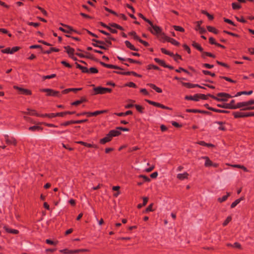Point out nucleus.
<instances>
[{
    "instance_id": "f257e3e1",
    "label": "nucleus",
    "mask_w": 254,
    "mask_h": 254,
    "mask_svg": "<svg viewBox=\"0 0 254 254\" xmlns=\"http://www.w3.org/2000/svg\"><path fill=\"white\" fill-rule=\"evenodd\" d=\"M252 105H254V100H250L246 102H239V108L241 109V110H254V106H252Z\"/></svg>"
},
{
    "instance_id": "f03ea898",
    "label": "nucleus",
    "mask_w": 254,
    "mask_h": 254,
    "mask_svg": "<svg viewBox=\"0 0 254 254\" xmlns=\"http://www.w3.org/2000/svg\"><path fill=\"white\" fill-rule=\"evenodd\" d=\"M208 95L217 101H227L229 98L232 97L230 94L224 92L218 93L217 96L212 95Z\"/></svg>"
},
{
    "instance_id": "7ed1b4c3",
    "label": "nucleus",
    "mask_w": 254,
    "mask_h": 254,
    "mask_svg": "<svg viewBox=\"0 0 254 254\" xmlns=\"http://www.w3.org/2000/svg\"><path fill=\"white\" fill-rule=\"evenodd\" d=\"M41 92L47 93V96L54 97H61V95L59 91L54 90L50 88L41 89Z\"/></svg>"
},
{
    "instance_id": "20e7f679",
    "label": "nucleus",
    "mask_w": 254,
    "mask_h": 254,
    "mask_svg": "<svg viewBox=\"0 0 254 254\" xmlns=\"http://www.w3.org/2000/svg\"><path fill=\"white\" fill-rule=\"evenodd\" d=\"M93 90L95 92V94H104L107 93H110L112 91V89L111 88L100 86L95 87Z\"/></svg>"
},
{
    "instance_id": "39448f33",
    "label": "nucleus",
    "mask_w": 254,
    "mask_h": 254,
    "mask_svg": "<svg viewBox=\"0 0 254 254\" xmlns=\"http://www.w3.org/2000/svg\"><path fill=\"white\" fill-rule=\"evenodd\" d=\"M89 250L85 249H78L75 250H69L67 249L61 250L60 252L64 254H74L81 252H89Z\"/></svg>"
},
{
    "instance_id": "423d86ee",
    "label": "nucleus",
    "mask_w": 254,
    "mask_h": 254,
    "mask_svg": "<svg viewBox=\"0 0 254 254\" xmlns=\"http://www.w3.org/2000/svg\"><path fill=\"white\" fill-rule=\"evenodd\" d=\"M152 29H150V32L154 34V35H157V34H161V37L162 38V29L161 27H160L158 26L157 25H154L153 23L151 22V24H149Z\"/></svg>"
},
{
    "instance_id": "0eeeda50",
    "label": "nucleus",
    "mask_w": 254,
    "mask_h": 254,
    "mask_svg": "<svg viewBox=\"0 0 254 254\" xmlns=\"http://www.w3.org/2000/svg\"><path fill=\"white\" fill-rule=\"evenodd\" d=\"M61 25H62L63 26H64L65 28H64L63 27H60L59 28V29L60 31H61L64 33H71L72 32L77 33V32L76 30H74L72 28V27H71L70 26H69L68 25H66L64 24H63V23H61Z\"/></svg>"
},
{
    "instance_id": "6e6552de",
    "label": "nucleus",
    "mask_w": 254,
    "mask_h": 254,
    "mask_svg": "<svg viewBox=\"0 0 254 254\" xmlns=\"http://www.w3.org/2000/svg\"><path fill=\"white\" fill-rule=\"evenodd\" d=\"M5 142L8 145H13L16 146L17 144L16 139L13 137H9L8 135L5 134L4 136Z\"/></svg>"
},
{
    "instance_id": "1a4fd4ad",
    "label": "nucleus",
    "mask_w": 254,
    "mask_h": 254,
    "mask_svg": "<svg viewBox=\"0 0 254 254\" xmlns=\"http://www.w3.org/2000/svg\"><path fill=\"white\" fill-rule=\"evenodd\" d=\"M162 39H164L165 41L169 42L174 45L179 46L180 43L175 39L166 36L164 33H162Z\"/></svg>"
},
{
    "instance_id": "9d476101",
    "label": "nucleus",
    "mask_w": 254,
    "mask_h": 254,
    "mask_svg": "<svg viewBox=\"0 0 254 254\" xmlns=\"http://www.w3.org/2000/svg\"><path fill=\"white\" fill-rule=\"evenodd\" d=\"M108 112L107 110H100V111H96L93 112H85V115L87 116L88 117H90L91 116H97L99 114H104Z\"/></svg>"
},
{
    "instance_id": "9b49d317",
    "label": "nucleus",
    "mask_w": 254,
    "mask_h": 254,
    "mask_svg": "<svg viewBox=\"0 0 254 254\" xmlns=\"http://www.w3.org/2000/svg\"><path fill=\"white\" fill-rule=\"evenodd\" d=\"M13 88L19 91L20 93L22 94L30 95L32 94L31 91L30 90L27 89L22 88L17 86H14Z\"/></svg>"
},
{
    "instance_id": "f8f14e48",
    "label": "nucleus",
    "mask_w": 254,
    "mask_h": 254,
    "mask_svg": "<svg viewBox=\"0 0 254 254\" xmlns=\"http://www.w3.org/2000/svg\"><path fill=\"white\" fill-rule=\"evenodd\" d=\"M92 41L95 42V43H92V45L93 46L96 47H99L102 49H107V48L101 45L102 44H104V43L103 41L97 40L94 39H92Z\"/></svg>"
},
{
    "instance_id": "ddd939ff",
    "label": "nucleus",
    "mask_w": 254,
    "mask_h": 254,
    "mask_svg": "<svg viewBox=\"0 0 254 254\" xmlns=\"http://www.w3.org/2000/svg\"><path fill=\"white\" fill-rule=\"evenodd\" d=\"M233 115L234 116L235 118L248 117L247 113H244L241 112H234L233 113Z\"/></svg>"
},
{
    "instance_id": "4468645a",
    "label": "nucleus",
    "mask_w": 254,
    "mask_h": 254,
    "mask_svg": "<svg viewBox=\"0 0 254 254\" xmlns=\"http://www.w3.org/2000/svg\"><path fill=\"white\" fill-rule=\"evenodd\" d=\"M227 104L229 109H239L238 106H239V103L235 104V101L234 100H232L231 102L227 103Z\"/></svg>"
},
{
    "instance_id": "2eb2a0df",
    "label": "nucleus",
    "mask_w": 254,
    "mask_h": 254,
    "mask_svg": "<svg viewBox=\"0 0 254 254\" xmlns=\"http://www.w3.org/2000/svg\"><path fill=\"white\" fill-rule=\"evenodd\" d=\"M205 107L209 110L214 111L216 113H228L229 111L226 110H222L219 109H216V108H213L212 107H210L209 106L208 104H205Z\"/></svg>"
},
{
    "instance_id": "dca6fc26",
    "label": "nucleus",
    "mask_w": 254,
    "mask_h": 254,
    "mask_svg": "<svg viewBox=\"0 0 254 254\" xmlns=\"http://www.w3.org/2000/svg\"><path fill=\"white\" fill-rule=\"evenodd\" d=\"M201 23H202L201 21H197V25H196V27L195 28V30L196 31H198L199 33L203 34V33H205L206 31L204 28L201 27L200 26V25L201 24Z\"/></svg>"
},
{
    "instance_id": "f3484780",
    "label": "nucleus",
    "mask_w": 254,
    "mask_h": 254,
    "mask_svg": "<svg viewBox=\"0 0 254 254\" xmlns=\"http://www.w3.org/2000/svg\"><path fill=\"white\" fill-rule=\"evenodd\" d=\"M109 135L111 136L112 138L113 137L118 136L121 134V132L119 131V129H117V127L116 129H113L109 131L108 133Z\"/></svg>"
},
{
    "instance_id": "a211bd4d",
    "label": "nucleus",
    "mask_w": 254,
    "mask_h": 254,
    "mask_svg": "<svg viewBox=\"0 0 254 254\" xmlns=\"http://www.w3.org/2000/svg\"><path fill=\"white\" fill-rule=\"evenodd\" d=\"M64 48L66 50V52L68 55L69 57H72V55H74V49L69 46H65Z\"/></svg>"
},
{
    "instance_id": "6ab92c4d",
    "label": "nucleus",
    "mask_w": 254,
    "mask_h": 254,
    "mask_svg": "<svg viewBox=\"0 0 254 254\" xmlns=\"http://www.w3.org/2000/svg\"><path fill=\"white\" fill-rule=\"evenodd\" d=\"M112 137L108 133L106 135L105 137L100 140V143L102 144H104L112 140Z\"/></svg>"
},
{
    "instance_id": "aec40b11",
    "label": "nucleus",
    "mask_w": 254,
    "mask_h": 254,
    "mask_svg": "<svg viewBox=\"0 0 254 254\" xmlns=\"http://www.w3.org/2000/svg\"><path fill=\"white\" fill-rule=\"evenodd\" d=\"M201 57L203 59H205L206 57H209L213 58H215L216 57L215 55L211 53L203 51V49L202 50V52H201Z\"/></svg>"
},
{
    "instance_id": "412c9836",
    "label": "nucleus",
    "mask_w": 254,
    "mask_h": 254,
    "mask_svg": "<svg viewBox=\"0 0 254 254\" xmlns=\"http://www.w3.org/2000/svg\"><path fill=\"white\" fill-rule=\"evenodd\" d=\"M189 174L187 172H184L181 174H178L177 178L180 180H184L188 178Z\"/></svg>"
},
{
    "instance_id": "4be33fe9",
    "label": "nucleus",
    "mask_w": 254,
    "mask_h": 254,
    "mask_svg": "<svg viewBox=\"0 0 254 254\" xmlns=\"http://www.w3.org/2000/svg\"><path fill=\"white\" fill-rule=\"evenodd\" d=\"M82 89L81 88H67V89H64V90L62 91V93L64 94H67L68 93H69V92L70 91H73V92H76L78 91H80Z\"/></svg>"
},
{
    "instance_id": "5701e85b",
    "label": "nucleus",
    "mask_w": 254,
    "mask_h": 254,
    "mask_svg": "<svg viewBox=\"0 0 254 254\" xmlns=\"http://www.w3.org/2000/svg\"><path fill=\"white\" fill-rule=\"evenodd\" d=\"M201 158L205 160L204 166L205 167L212 166L213 165L212 162L209 159L207 156L202 157Z\"/></svg>"
},
{
    "instance_id": "b1692460",
    "label": "nucleus",
    "mask_w": 254,
    "mask_h": 254,
    "mask_svg": "<svg viewBox=\"0 0 254 254\" xmlns=\"http://www.w3.org/2000/svg\"><path fill=\"white\" fill-rule=\"evenodd\" d=\"M27 111H28L27 113L23 112L25 114H27L31 116H35L37 117H40V114L37 113V112L35 110H31L30 109H27Z\"/></svg>"
},
{
    "instance_id": "393cba45",
    "label": "nucleus",
    "mask_w": 254,
    "mask_h": 254,
    "mask_svg": "<svg viewBox=\"0 0 254 254\" xmlns=\"http://www.w3.org/2000/svg\"><path fill=\"white\" fill-rule=\"evenodd\" d=\"M86 101V99L85 97H82L81 99L79 100L75 101L73 102H72L71 103V105L72 106H77L79 105L80 104H81L83 102H85Z\"/></svg>"
},
{
    "instance_id": "a878e982",
    "label": "nucleus",
    "mask_w": 254,
    "mask_h": 254,
    "mask_svg": "<svg viewBox=\"0 0 254 254\" xmlns=\"http://www.w3.org/2000/svg\"><path fill=\"white\" fill-rule=\"evenodd\" d=\"M145 101L146 102H147L148 103H149V104L153 105V106H154L155 107H159V108H162V105L163 104H160L159 103L154 102V101H150V100H147V99H145Z\"/></svg>"
},
{
    "instance_id": "bb28decb",
    "label": "nucleus",
    "mask_w": 254,
    "mask_h": 254,
    "mask_svg": "<svg viewBox=\"0 0 254 254\" xmlns=\"http://www.w3.org/2000/svg\"><path fill=\"white\" fill-rule=\"evenodd\" d=\"M75 64H76V67L77 68H79L80 70H81L82 72L88 73V68L87 67H85V66H83L81 65H80V64H77V63H75Z\"/></svg>"
},
{
    "instance_id": "cd10ccee",
    "label": "nucleus",
    "mask_w": 254,
    "mask_h": 254,
    "mask_svg": "<svg viewBox=\"0 0 254 254\" xmlns=\"http://www.w3.org/2000/svg\"><path fill=\"white\" fill-rule=\"evenodd\" d=\"M126 46L131 50L137 51L138 50L128 41H126L125 42Z\"/></svg>"
},
{
    "instance_id": "c85d7f7f",
    "label": "nucleus",
    "mask_w": 254,
    "mask_h": 254,
    "mask_svg": "<svg viewBox=\"0 0 254 254\" xmlns=\"http://www.w3.org/2000/svg\"><path fill=\"white\" fill-rule=\"evenodd\" d=\"M230 166L234 168L242 169L245 172H249V170L247 169V168L243 165H239V164H234V165H231Z\"/></svg>"
},
{
    "instance_id": "c756f323",
    "label": "nucleus",
    "mask_w": 254,
    "mask_h": 254,
    "mask_svg": "<svg viewBox=\"0 0 254 254\" xmlns=\"http://www.w3.org/2000/svg\"><path fill=\"white\" fill-rule=\"evenodd\" d=\"M78 144H81L82 145H84V146H86V147H94V144H91V143H87V142H83L82 141H77L76 142Z\"/></svg>"
},
{
    "instance_id": "7c9ffc66",
    "label": "nucleus",
    "mask_w": 254,
    "mask_h": 254,
    "mask_svg": "<svg viewBox=\"0 0 254 254\" xmlns=\"http://www.w3.org/2000/svg\"><path fill=\"white\" fill-rule=\"evenodd\" d=\"M28 129L32 131H35L36 130H42L43 128L40 126H34L29 127Z\"/></svg>"
},
{
    "instance_id": "2f4dec72",
    "label": "nucleus",
    "mask_w": 254,
    "mask_h": 254,
    "mask_svg": "<svg viewBox=\"0 0 254 254\" xmlns=\"http://www.w3.org/2000/svg\"><path fill=\"white\" fill-rule=\"evenodd\" d=\"M192 46L194 48H195L196 49H197V50L200 51V52H202L203 48L201 47V46L198 43L193 41L192 42Z\"/></svg>"
},
{
    "instance_id": "473e14b6",
    "label": "nucleus",
    "mask_w": 254,
    "mask_h": 254,
    "mask_svg": "<svg viewBox=\"0 0 254 254\" xmlns=\"http://www.w3.org/2000/svg\"><path fill=\"white\" fill-rule=\"evenodd\" d=\"M244 199V197H242L239 199L235 200L231 205L232 208H234L237 204H238L242 200Z\"/></svg>"
},
{
    "instance_id": "72a5a7b5",
    "label": "nucleus",
    "mask_w": 254,
    "mask_h": 254,
    "mask_svg": "<svg viewBox=\"0 0 254 254\" xmlns=\"http://www.w3.org/2000/svg\"><path fill=\"white\" fill-rule=\"evenodd\" d=\"M230 194V193L227 192V194L226 195L223 196L222 197L218 198V201L220 203L226 201L228 197L229 196Z\"/></svg>"
},
{
    "instance_id": "f704fd0d",
    "label": "nucleus",
    "mask_w": 254,
    "mask_h": 254,
    "mask_svg": "<svg viewBox=\"0 0 254 254\" xmlns=\"http://www.w3.org/2000/svg\"><path fill=\"white\" fill-rule=\"evenodd\" d=\"M154 61L158 64H159L160 65L163 66L165 67V66H166V64H165V62L164 61L160 60L158 58H155Z\"/></svg>"
},
{
    "instance_id": "c9c22d12",
    "label": "nucleus",
    "mask_w": 254,
    "mask_h": 254,
    "mask_svg": "<svg viewBox=\"0 0 254 254\" xmlns=\"http://www.w3.org/2000/svg\"><path fill=\"white\" fill-rule=\"evenodd\" d=\"M40 117H47L50 119L55 118V113L40 114Z\"/></svg>"
},
{
    "instance_id": "e433bc0d",
    "label": "nucleus",
    "mask_w": 254,
    "mask_h": 254,
    "mask_svg": "<svg viewBox=\"0 0 254 254\" xmlns=\"http://www.w3.org/2000/svg\"><path fill=\"white\" fill-rule=\"evenodd\" d=\"M207 29L208 31L212 32L214 34H218V31L217 30L215 27L211 26H207Z\"/></svg>"
},
{
    "instance_id": "4c0bfd02",
    "label": "nucleus",
    "mask_w": 254,
    "mask_h": 254,
    "mask_svg": "<svg viewBox=\"0 0 254 254\" xmlns=\"http://www.w3.org/2000/svg\"><path fill=\"white\" fill-rule=\"evenodd\" d=\"M129 35H130L133 37V39L135 40L138 41L140 39L139 37L137 35L136 33L134 31H131L129 33Z\"/></svg>"
},
{
    "instance_id": "58836bf2",
    "label": "nucleus",
    "mask_w": 254,
    "mask_h": 254,
    "mask_svg": "<svg viewBox=\"0 0 254 254\" xmlns=\"http://www.w3.org/2000/svg\"><path fill=\"white\" fill-rule=\"evenodd\" d=\"M216 123L219 125H220V126L218 127V129L219 130H226V127H225V126H224V123L223 122H216Z\"/></svg>"
},
{
    "instance_id": "ea45409f",
    "label": "nucleus",
    "mask_w": 254,
    "mask_h": 254,
    "mask_svg": "<svg viewBox=\"0 0 254 254\" xmlns=\"http://www.w3.org/2000/svg\"><path fill=\"white\" fill-rule=\"evenodd\" d=\"M147 69L148 70H150L151 69H156V70H159L160 68L158 66H156V65H155L154 64H148L147 66Z\"/></svg>"
},
{
    "instance_id": "a19ab883",
    "label": "nucleus",
    "mask_w": 254,
    "mask_h": 254,
    "mask_svg": "<svg viewBox=\"0 0 254 254\" xmlns=\"http://www.w3.org/2000/svg\"><path fill=\"white\" fill-rule=\"evenodd\" d=\"M5 230H6V231L7 232L11 233V234H17L19 233V231L16 229L5 228Z\"/></svg>"
},
{
    "instance_id": "79ce46f5",
    "label": "nucleus",
    "mask_w": 254,
    "mask_h": 254,
    "mask_svg": "<svg viewBox=\"0 0 254 254\" xmlns=\"http://www.w3.org/2000/svg\"><path fill=\"white\" fill-rule=\"evenodd\" d=\"M71 124H74V120L68 121L60 124L61 126H67Z\"/></svg>"
},
{
    "instance_id": "37998d69",
    "label": "nucleus",
    "mask_w": 254,
    "mask_h": 254,
    "mask_svg": "<svg viewBox=\"0 0 254 254\" xmlns=\"http://www.w3.org/2000/svg\"><path fill=\"white\" fill-rule=\"evenodd\" d=\"M60 50L59 49L56 48H51L48 51L45 52V53L49 54L53 52H58Z\"/></svg>"
},
{
    "instance_id": "c03bdc74",
    "label": "nucleus",
    "mask_w": 254,
    "mask_h": 254,
    "mask_svg": "<svg viewBox=\"0 0 254 254\" xmlns=\"http://www.w3.org/2000/svg\"><path fill=\"white\" fill-rule=\"evenodd\" d=\"M110 25L112 27L120 29L121 30H124L123 27H122L121 26H120L116 23H111V24H110Z\"/></svg>"
},
{
    "instance_id": "a18cd8bd",
    "label": "nucleus",
    "mask_w": 254,
    "mask_h": 254,
    "mask_svg": "<svg viewBox=\"0 0 254 254\" xmlns=\"http://www.w3.org/2000/svg\"><path fill=\"white\" fill-rule=\"evenodd\" d=\"M232 6L233 9H239L241 8V5L236 2L232 3Z\"/></svg>"
},
{
    "instance_id": "49530a36",
    "label": "nucleus",
    "mask_w": 254,
    "mask_h": 254,
    "mask_svg": "<svg viewBox=\"0 0 254 254\" xmlns=\"http://www.w3.org/2000/svg\"><path fill=\"white\" fill-rule=\"evenodd\" d=\"M98 72V70L97 68L92 67L88 69V73H97Z\"/></svg>"
},
{
    "instance_id": "de8ad7c7",
    "label": "nucleus",
    "mask_w": 254,
    "mask_h": 254,
    "mask_svg": "<svg viewBox=\"0 0 254 254\" xmlns=\"http://www.w3.org/2000/svg\"><path fill=\"white\" fill-rule=\"evenodd\" d=\"M173 28L176 31H180V32H183L185 31V29L182 27H181L180 26L174 25V26H173Z\"/></svg>"
},
{
    "instance_id": "09e8293b",
    "label": "nucleus",
    "mask_w": 254,
    "mask_h": 254,
    "mask_svg": "<svg viewBox=\"0 0 254 254\" xmlns=\"http://www.w3.org/2000/svg\"><path fill=\"white\" fill-rule=\"evenodd\" d=\"M138 15L139 16V17L143 19L145 22H147L148 24H151V21L150 20L147 19L145 17H144L142 14L139 13L138 14Z\"/></svg>"
},
{
    "instance_id": "8fccbe9b",
    "label": "nucleus",
    "mask_w": 254,
    "mask_h": 254,
    "mask_svg": "<svg viewBox=\"0 0 254 254\" xmlns=\"http://www.w3.org/2000/svg\"><path fill=\"white\" fill-rule=\"evenodd\" d=\"M56 76V74H52L49 75L43 76L42 77V79L43 80H45V79H51V78H54Z\"/></svg>"
},
{
    "instance_id": "3c124183",
    "label": "nucleus",
    "mask_w": 254,
    "mask_h": 254,
    "mask_svg": "<svg viewBox=\"0 0 254 254\" xmlns=\"http://www.w3.org/2000/svg\"><path fill=\"white\" fill-rule=\"evenodd\" d=\"M134 107L140 113H142L143 112V108L139 105H134Z\"/></svg>"
},
{
    "instance_id": "603ef678",
    "label": "nucleus",
    "mask_w": 254,
    "mask_h": 254,
    "mask_svg": "<svg viewBox=\"0 0 254 254\" xmlns=\"http://www.w3.org/2000/svg\"><path fill=\"white\" fill-rule=\"evenodd\" d=\"M186 111V112H188V113H202L203 112L202 111H201L198 110H196V109H187Z\"/></svg>"
},
{
    "instance_id": "864d4df0",
    "label": "nucleus",
    "mask_w": 254,
    "mask_h": 254,
    "mask_svg": "<svg viewBox=\"0 0 254 254\" xmlns=\"http://www.w3.org/2000/svg\"><path fill=\"white\" fill-rule=\"evenodd\" d=\"M202 72L204 75H210L212 77L215 76V74L214 73H211L210 71L208 70H203Z\"/></svg>"
},
{
    "instance_id": "5fc2aeb1",
    "label": "nucleus",
    "mask_w": 254,
    "mask_h": 254,
    "mask_svg": "<svg viewBox=\"0 0 254 254\" xmlns=\"http://www.w3.org/2000/svg\"><path fill=\"white\" fill-rule=\"evenodd\" d=\"M219 77L220 78L224 79L226 81L232 82V83H236V81L235 80H232V79H231L230 78H229L228 77L221 76Z\"/></svg>"
},
{
    "instance_id": "6e6d98bb",
    "label": "nucleus",
    "mask_w": 254,
    "mask_h": 254,
    "mask_svg": "<svg viewBox=\"0 0 254 254\" xmlns=\"http://www.w3.org/2000/svg\"><path fill=\"white\" fill-rule=\"evenodd\" d=\"M232 220V217L231 216H228L226 219V220L223 223V226H226Z\"/></svg>"
},
{
    "instance_id": "4d7b16f0",
    "label": "nucleus",
    "mask_w": 254,
    "mask_h": 254,
    "mask_svg": "<svg viewBox=\"0 0 254 254\" xmlns=\"http://www.w3.org/2000/svg\"><path fill=\"white\" fill-rule=\"evenodd\" d=\"M202 13L206 15L209 20H212L213 19V16L208 13L206 11H203Z\"/></svg>"
},
{
    "instance_id": "13d9d810",
    "label": "nucleus",
    "mask_w": 254,
    "mask_h": 254,
    "mask_svg": "<svg viewBox=\"0 0 254 254\" xmlns=\"http://www.w3.org/2000/svg\"><path fill=\"white\" fill-rule=\"evenodd\" d=\"M67 113H66V111H65V112H63L55 113V117H63L65 115H67Z\"/></svg>"
},
{
    "instance_id": "bf43d9fd",
    "label": "nucleus",
    "mask_w": 254,
    "mask_h": 254,
    "mask_svg": "<svg viewBox=\"0 0 254 254\" xmlns=\"http://www.w3.org/2000/svg\"><path fill=\"white\" fill-rule=\"evenodd\" d=\"M100 64L103 66L109 68H113V64H107L103 62H100Z\"/></svg>"
},
{
    "instance_id": "052dcab7",
    "label": "nucleus",
    "mask_w": 254,
    "mask_h": 254,
    "mask_svg": "<svg viewBox=\"0 0 254 254\" xmlns=\"http://www.w3.org/2000/svg\"><path fill=\"white\" fill-rule=\"evenodd\" d=\"M127 61L129 62L130 63H136L138 64H141V62L138 61L134 60L133 59H130V58H127Z\"/></svg>"
},
{
    "instance_id": "680f3d73",
    "label": "nucleus",
    "mask_w": 254,
    "mask_h": 254,
    "mask_svg": "<svg viewBox=\"0 0 254 254\" xmlns=\"http://www.w3.org/2000/svg\"><path fill=\"white\" fill-rule=\"evenodd\" d=\"M237 20L239 22H242V23H246L247 21L246 20H245L243 16H241L240 17L236 16L235 17Z\"/></svg>"
},
{
    "instance_id": "e2e57ef3",
    "label": "nucleus",
    "mask_w": 254,
    "mask_h": 254,
    "mask_svg": "<svg viewBox=\"0 0 254 254\" xmlns=\"http://www.w3.org/2000/svg\"><path fill=\"white\" fill-rule=\"evenodd\" d=\"M1 52L2 53H4V54H11L10 48H5L4 49H3V50H2L1 51Z\"/></svg>"
},
{
    "instance_id": "0e129e2a",
    "label": "nucleus",
    "mask_w": 254,
    "mask_h": 254,
    "mask_svg": "<svg viewBox=\"0 0 254 254\" xmlns=\"http://www.w3.org/2000/svg\"><path fill=\"white\" fill-rule=\"evenodd\" d=\"M38 9H39L40 10H41V11L42 12V13L45 15V16H47L48 15V13L42 7L39 6H37L36 7Z\"/></svg>"
},
{
    "instance_id": "69168bd1",
    "label": "nucleus",
    "mask_w": 254,
    "mask_h": 254,
    "mask_svg": "<svg viewBox=\"0 0 254 254\" xmlns=\"http://www.w3.org/2000/svg\"><path fill=\"white\" fill-rule=\"evenodd\" d=\"M126 86L129 87H132V88H136V84L132 82H129L127 83L126 84Z\"/></svg>"
},
{
    "instance_id": "338daca9",
    "label": "nucleus",
    "mask_w": 254,
    "mask_h": 254,
    "mask_svg": "<svg viewBox=\"0 0 254 254\" xmlns=\"http://www.w3.org/2000/svg\"><path fill=\"white\" fill-rule=\"evenodd\" d=\"M20 49L19 47H13L11 49H10L11 54H13L14 53L18 51Z\"/></svg>"
},
{
    "instance_id": "774afa93",
    "label": "nucleus",
    "mask_w": 254,
    "mask_h": 254,
    "mask_svg": "<svg viewBox=\"0 0 254 254\" xmlns=\"http://www.w3.org/2000/svg\"><path fill=\"white\" fill-rule=\"evenodd\" d=\"M175 61L178 62L180 60H182V57L180 55L176 54L173 57Z\"/></svg>"
}]
</instances>
